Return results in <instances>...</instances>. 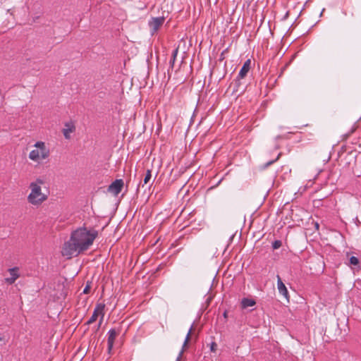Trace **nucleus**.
Listing matches in <instances>:
<instances>
[{
    "instance_id": "obj_1",
    "label": "nucleus",
    "mask_w": 361,
    "mask_h": 361,
    "mask_svg": "<svg viewBox=\"0 0 361 361\" xmlns=\"http://www.w3.org/2000/svg\"><path fill=\"white\" fill-rule=\"evenodd\" d=\"M97 231H89L86 228H79L72 232L70 240L66 242L62 255L68 258L87 250L97 238Z\"/></svg>"
},
{
    "instance_id": "obj_2",
    "label": "nucleus",
    "mask_w": 361,
    "mask_h": 361,
    "mask_svg": "<svg viewBox=\"0 0 361 361\" xmlns=\"http://www.w3.org/2000/svg\"><path fill=\"white\" fill-rule=\"evenodd\" d=\"M31 192L27 197L29 203L33 205H39L47 199V195L42 192L41 186L37 183H31L30 185Z\"/></svg>"
},
{
    "instance_id": "obj_3",
    "label": "nucleus",
    "mask_w": 361,
    "mask_h": 361,
    "mask_svg": "<svg viewBox=\"0 0 361 361\" xmlns=\"http://www.w3.org/2000/svg\"><path fill=\"white\" fill-rule=\"evenodd\" d=\"M104 308L105 305L104 303L97 304L91 317L88 319L86 324L89 325L94 322L97 320L99 315L101 316V322H102L104 317Z\"/></svg>"
},
{
    "instance_id": "obj_4",
    "label": "nucleus",
    "mask_w": 361,
    "mask_h": 361,
    "mask_svg": "<svg viewBox=\"0 0 361 361\" xmlns=\"http://www.w3.org/2000/svg\"><path fill=\"white\" fill-rule=\"evenodd\" d=\"M118 334H119V331L116 330L115 329H111L108 331V338H107V345H108V348H107V351H108L109 354H111L112 348H113V346H114V343L115 339L118 336Z\"/></svg>"
},
{
    "instance_id": "obj_5",
    "label": "nucleus",
    "mask_w": 361,
    "mask_h": 361,
    "mask_svg": "<svg viewBox=\"0 0 361 361\" xmlns=\"http://www.w3.org/2000/svg\"><path fill=\"white\" fill-rule=\"evenodd\" d=\"M123 184L122 179H116L109 186L108 190L114 195H118L121 192Z\"/></svg>"
},
{
    "instance_id": "obj_6",
    "label": "nucleus",
    "mask_w": 361,
    "mask_h": 361,
    "mask_svg": "<svg viewBox=\"0 0 361 361\" xmlns=\"http://www.w3.org/2000/svg\"><path fill=\"white\" fill-rule=\"evenodd\" d=\"M164 17L152 18L149 22V25L152 29V34L156 32L164 22Z\"/></svg>"
},
{
    "instance_id": "obj_7",
    "label": "nucleus",
    "mask_w": 361,
    "mask_h": 361,
    "mask_svg": "<svg viewBox=\"0 0 361 361\" xmlns=\"http://www.w3.org/2000/svg\"><path fill=\"white\" fill-rule=\"evenodd\" d=\"M276 277L277 288L279 293L281 294L287 300V301H289V294L285 284L283 283L281 278L280 277L279 275H277Z\"/></svg>"
},
{
    "instance_id": "obj_8",
    "label": "nucleus",
    "mask_w": 361,
    "mask_h": 361,
    "mask_svg": "<svg viewBox=\"0 0 361 361\" xmlns=\"http://www.w3.org/2000/svg\"><path fill=\"white\" fill-rule=\"evenodd\" d=\"M250 65H251L250 59H247V61H245V63H243V65L241 69L240 70V72L237 76L238 79H243L245 78L247 73L250 70Z\"/></svg>"
},
{
    "instance_id": "obj_9",
    "label": "nucleus",
    "mask_w": 361,
    "mask_h": 361,
    "mask_svg": "<svg viewBox=\"0 0 361 361\" xmlns=\"http://www.w3.org/2000/svg\"><path fill=\"white\" fill-rule=\"evenodd\" d=\"M75 126L73 122H67L65 123V128L63 129V134L66 139H70V133L74 132Z\"/></svg>"
},
{
    "instance_id": "obj_10",
    "label": "nucleus",
    "mask_w": 361,
    "mask_h": 361,
    "mask_svg": "<svg viewBox=\"0 0 361 361\" xmlns=\"http://www.w3.org/2000/svg\"><path fill=\"white\" fill-rule=\"evenodd\" d=\"M8 271L10 273L11 277L6 278V281L9 284H12L19 277V274L18 273V267L11 268L8 269Z\"/></svg>"
},
{
    "instance_id": "obj_11",
    "label": "nucleus",
    "mask_w": 361,
    "mask_h": 361,
    "mask_svg": "<svg viewBox=\"0 0 361 361\" xmlns=\"http://www.w3.org/2000/svg\"><path fill=\"white\" fill-rule=\"evenodd\" d=\"M241 79H238V77L234 80L233 85V90L231 94L233 96H235L236 97H239L243 92V90L240 91V86L241 85L240 82Z\"/></svg>"
},
{
    "instance_id": "obj_12",
    "label": "nucleus",
    "mask_w": 361,
    "mask_h": 361,
    "mask_svg": "<svg viewBox=\"0 0 361 361\" xmlns=\"http://www.w3.org/2000/svg\"><path fill=\"white\" fill-rule=\"evenodd\" d=\"M256 304V302L252 299L243 298L241 301L242 308L245 309L248 307H252Z\"/></svg>"
},
{
    "instance_id": "obj_13",
    "label": "nucleus",
    "mask_w": 361,
    "mask_h": 361,
    "mask_svg": "<svg viewBox=\"0 0 361 361\" xmlns=\"http://www.w3.org/2000/svg\"><path fill=\"white\" fill-rule=\"evenodd\" d=\"M29 158L32 161H38L41 159L39 149H33L29 154Z\"/></svg>"
},
{
    "instance_id": "obj_14",
    "label": "nucleus",
    "mask_w": 361,
    "mask_h": 361,
    "mask_svg": "<svg viewBox=\"0 0 361 361\" xmlns=\"http://www.w3.org/2000/svg\"><path fill=\"white\" fill-rule=\"evenodd\" d=\"M39 156L41 159H44L49 156V150L46 147H42V149H39Z\"/></svg>"
},
{
    "instance_id": "obj_15",
    "label": "nucleus",
    "mask_w": 361,
    "mask_h": 361,
    "mask_svg": "<svg viewBox=\"0 0 361 361\" xmlns=\"http://www.w3.org/2000/svg\"><path fill=\"white\" fill-rule=\"evenodd\" d=\"M152 178V171L150 169L147 170L146 174L145 176L142 186H144L145 184L148 183V182Z\"/></svg>"
},
{
    "instance_id": "obj_16",
    "label": "nucleus",
    "mask_w": 361,
    "mask_h": 361,
    "mask_svg": "<svg viewBox=\"0 0 361 361\" xmlns=\"http://www.w3.org/2000/svg\"><path fill=\"white\" fill-rule=\"evenodd\" d=\"M349 263L350 265L357 266L359 264V259L355 256H351L349 258Z\"/></svg>"
},
{
    "instance_id": "obj_17",
    "label": "nucleus",
    "mask_w": 361,
    "mask_h": 361,
    "mask_svg": "<svg viewBox=\"0 0 361 361\" xmlns=\"http://www.w3.org/2000/svg\"><path fill=\"white\" fill-rule=\"evenodd\" d=\"M192 329H193V325H192L187 334V336H186V338L185 339V341H184V343H183V347L186 346L190 338V335H191V333H192Z\"/></svg>"
},
{
    "instance_id": "obj_18",
    "label": "nucleus",
    "mask_w": 361,
    "mask_h": 361,
    "mask_svg": "<svg viewBox=\"0 0 361 361\" xmlns=\"http://www.w3.org/2000/svg\"><path fill=\"white\" fill-rule=\"evenodd\" d=\"M178 49H174L173 51L172 57H171V59L170 60V64H171V66L172 67L173 66V64H174L176 56L178 54Z\"/></svg>"
},
{
    "instance_id": "obj_19",
    "label": "nucleus",
    "mask_w": 361,
    "mask_h": 361,
    "mask_svg": "<svg viewBox=\"0 0 361 361\" xmlns=\"http://www.w3.org/2000/svg\"><path fill=\"white\" fill-rule=\"evenodd\" d=\"M281 155V153H279V154H278L277 157H276L275 159H274V160H271V161H269L267 162V163L264 165V169L267 168L268 166H271V164H273L274 163H275L276 161H277L279 159V158H280Z\"/></svg>"
},
{
    "instance_id": "obj_20",
    "label": "nucleus",
    "mask_w": 361,
    "mask_h": 361,
    "mask_svg": "<svg viewBox=\"0 0 361 361\" xmlns=\"http://www.w3.org/2000/svg\"><path fill=\"white\" fill-rule=\"evenodd\" d=\"M281 245H282V242H281V240H276L272 243V248L274 250L279 249V247H281Z\"/></svg>"
},
{
    "instance_id": "obj_21",
    "label": "nucleus",
    "mask_w": 361,
    "mask_h": 361,
    "mask_svg": "<svg viewBox=\"0 0 361 361\" xmlns=\"http://www.w3.org/2000/svg\"><path fill=\"white\" fill-rule=\"evenodd\" d=\"M34 146H35V147H37V149H42V147H46L45 143H44V142H41V141H39V142H37L35 144V145H34Z\"/></svg>"
},
{
    "instance_id": "obj_22",
    "label": "nucleus",
    "mask_w": 361,
    "mask_h": 361,
    "mask_svg": "<svg viewBox=\"0 0 361 361\" xmlns=\"http://www.w3.org/2000/svg\"><path fill=\"white\" fill-rule=\"evenodd\" d=\"M90 288H91L90 284L89 283H87L83 290V293L87 294L90 292Z\"/></svg>"
},
{
    "instance_id": "obj_23",
    "label": "nucleus",
    "mask_w": 361,
    "mask_h": 361,
    "mask_svg": "<svg viewBox=\"0 0 361 361\" xmlns=\"http://www.w3.org/2000/svg\"><path fill=\"white\" fill-rule=\"evenodd\" d=\"M38 184L39 185H42L44 183V181L39 178L37 179V182L35 183Z\"/></svg>"
},
{
    "instance_id": "obj_24",
    "label": "nucleus",
    "mask_w": 361,
    "mask_h": 361,
    "mask_svg": "<svg viewBox=\"0 0 361 361\" xmlns=\"http://www.w3.org/2000/svg\"><path fill=\"white\" fill-rule=\"evenodd\" d=\"M183 350H182L180 351V354H179V355H178V358H177V361H179V360L180 359V357H181V356H182V355H183Z\"/></svg>"
},
{
    "instance_id": "obj_25",
    "label": "nucleus",
    "mask_w": 361,
    "mask_h": 361,
    "mask_svg": "<svg viewBox=\"0 0 361 361\" xmlns=\"http://www.w3.org/2000/svg\"><path fill=\"white\" fill-rule=\"evenodd\" d=\"M223 315H224V318H227V317H228V312H227V311H225V312H224Z\"/></svg>"
},
{
    "instance_id": "obj_26",
    "label": "nucleus",
    "mask_w": 361,
    "mask_h": 361,
    "mask_svg": "<svg viewBox=\"0 0 361 361\" xmlns=\"http://www.w3.org/2000/svg\"><path fill=\"white\" fill-rule=\"evenodd\" d=\"M102 323V322H101V319H100L99 322V324L97 325V329H99L100 328Z\"/></svg>"
},
{
    "instance_id": "obj_27",
    "label": "nucleus",
    "mask_w": 361,
    "mask_h": 361,
    "mask_svg": "<svg viewBox=\"0 0 361 361\" xmlns=\"http://www.w3.org/2000/svg\"><path fill=\"white\" fill-rule=\"evenodd\" d=\"M4 340V337L2 336H0V341H3Z\"/></svg>"
},
{
    "instance_id": "obj_28",
    "label": "nucleus",
    "mask_w": 361,
    "mask_h": 361,
    "mask_svg": "<svg viewBox=\"0 0 361 361\" xmlns=\"http://www.w3.org/2000/svg\"><path fill=\"white\" fill-rule=\"evenodd\" d=\"M316 228H319V225L318 224H316Z\"/></svg>"
}]
</instances>
